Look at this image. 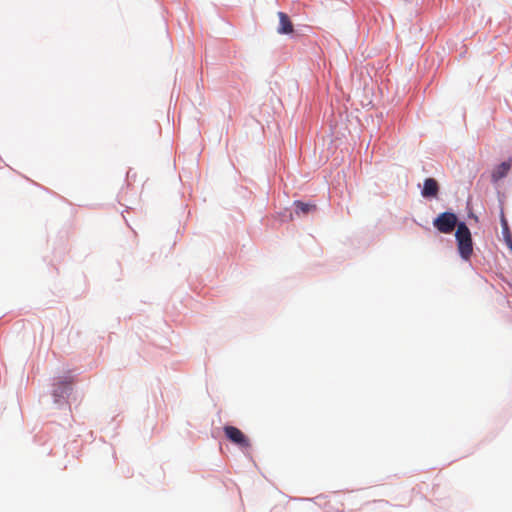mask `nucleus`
<instances>
[{
	"label": "nucleus",
	"mask_w": 512,
	"mask_h": 512,
	"mask_svg": "<svg viewBox=\"0 0 512 512\" xmlns=\"http://www.w3.org/2000/svg\"><path fill=\"white\" fill-rule=\"evenodd\" d=\"M294 206H295V213L298 216L307 215L310 212H313V211L316 210V205L315 204L304 203V202H301V201H295L294 202Z\"/></svg>",
	"instance_id": "obj_7"
},
{
	"label": "nucleus",
	"mask_w": 512,
	"mask_h": 512,
	"mask_svg": "<svg viewBox=\"0 0 512 512\" xmlns=\"http://www.w3.org/2000/svg\"><path fill=\"white\" fill-rule=\"evenodd\" d=\"M69 390V383L67 382H60L58 387L54 390V396L56 397H62L64 394L67 393Z\"/></svg>",
	"instance_id": "obj_8"
},
{
	"label": "nucleus",
	"mask_w": 512,
	"mask_h": 512,
	"mask_svg": "<svg viewBox=\"0 0 512 512\" xmlns=\"http://www.w3.org/2000/svg\"><path fill=\"white\" fill-rule=\"evenodd\" d=\"M510 168H511L510 161L502 162L501 164L496 166L491 174L492 181L498 182L499 180L504 178L508 174Z\"/></svg>",
	"instance_id": "obj_5"
},
{
	"label": "nucleus",
	"mask_w": 512,
	"mask_h": 512,
	"mask_svg": "<svg viewBox=\"0 0 512 512\" xmlns=\"http://www.w3.org/2000/svg\"><path fill=\"white\" fill-rule=\"evenodd\" d=\"M458 218L452 212H443L434 219V227L441 233L449 234L458 226Z\"/></svg>",
	"instance_id": "obj_2"
},
{
	"label": "nucleus",
	"mask_w": 512,
	"mask_h": 512,
	"mask_svg": "<svg viewBox=\"0 0 512 512\" xmlns=\"http://www.w3.org/2000/svg\"><path fill=\"white\" fill-rule=\"evenodd\" d=\"M439 191L438 183L433 178H427L424 181L422 195L424 197H436Z\"/></svg>",
	"instance_id": "obj_6"
},
{
	"label": "nucleus",
	"mask_w": 512,
	"mask_h": 512,
	"mask_svg": "<svg viewBox=\"0 0 512 512\" xmlns=\"http://www.w3.org/2000/svg\"><path fill=\"white\" fill-rule=\"evenodd\" d=\"M455 238L460 256L464 260H469L473 253V242L471 232L464 222L458 224Z\"/></svg>",
	"instance_id": "obj_1"
},
{
	"label": "nucleus",
	"mask_w": 512,
	"mask_h": 512,
	"mask_svg": "<svg viewBox=\"0 0 512 512\" xmlns=\"http://www.w3.org/2000/svg\"><path fill=\"white\" fill-rule=\"evenodd\" d=\"M226 437L235 445L242 449L250 448V441L248 437L237 427L227 425L224 427Z\"/></svg>",
	"instance_id": "obj_3"
},
{
	"label": "nucleus",
	"mask_w": 512,
	"mask_h": 512,
	"mask_svg": "<svg viewBox=\"0 0 512 512\" xmlns=\"http://www.w3.org/2000/svg\"><path fill=\"white\" fill-rule=\"evenodd\" d=\"M279 26L277 32L279 34H290L293 32V24L288 15L284 12H278Z\"/></svg>",
	"instance_id": "obj_4"
}]
</instances>
